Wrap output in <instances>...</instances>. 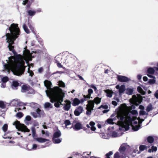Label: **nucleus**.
<instances>
[{
    "mask_svg": "<svg viewBox=\"0 0 158 158\" xmlns=\"http://www.w3.org/2000/svg\"><path fill=\"white\" fill-rule=\"evenodd\" d=\"M31 53L28 50L25 49L23 51V56L20 55L11 56L6 60L5 62L3 63V71H6L8 73L11 70L13 73L16 75L20 76L23 73L25 69L24 66L25 60L29 68L33 67V64H29L28 62L32 60Z\"/></svg>",
    "mask_w": 158,
    "mask_h": 158,
    "instance_id": "obj_1",
    "label": "nucleus"
},
{
    "mask_svg": "<svg viewBox=\"0 0 158 158\" xmlns=\"http://www.w3.org/2000/svg\"><path fill=\"white\" fill-rule=\"evenodd\" d=\"M44 84L47 89L45 90L47 95L50 98L51 102L52 103L56 102L54 104L55 106L58 107L60 104L63 105L61 102L63 101L64 94L62 89L57 87L51 88L52 83L48 80L44 81Z\"/></svg>",
    "mask_w": 158,
    "mask_h": 158,
    "instance_id": "obj_2",
    "label": "nucleus"
},
{
    "mask_svg": "<svg viewBox=\"0 0 158 158\" xmlns=\"http://www.w3.org/2000/svg\"><path fill=\"white\" fill-rule=\"evenodd\" d=\"M133 106H127L125 104L121 105L116 110V117L120 118H135L134 117L131 118V114L135 115L137 114V111L135 110L130 111Z\"/></svg>",
    "mask_w": 158,
    "mask_h": 158,
    "instance_id": "obj_3",
    "label": "nucleus"
},
{
    "mask_svg": "<svg viewBox=\"0 0 158 158\" xmlns=\"http://www.w3.org/2000/svg\"><path fill=\"white\" fill-rule=\"evenodd\" d=\"M9 29L10 33H8L6 34V42L9 44L8 47L9 50L13 52L14 46H12V44H14V41L17 37V35H19V30L18 24L14 23L11 25Z\"/></svg>",
    "mask_w": 158,
    "mask_h": 158,
    "instance_id": "obj_4",
    "label": "nucleus"
},
{
    "mask_svg": "<svg viewBox=\"0 0 158 158\" xmlns=\"http://www.w3.org/2000/svg\"><path fill=\"white\" fill-rule=\"evenodd\" d=\"M120 120L118 122V124L120 127L124 128L125 131L129 129V126L132 127V129L134 131H137L139 128L140 125L134 126L133 125V121L136 119H119ZM138 120L139 123H141L144 121V119H136Z\"/></svg>",
    "mask_w": 158,
    "mask_h": 158,
    "instance_id": "obj_5",
    "label": "nucleus"
},
{
    "mask_svg": "<svg viewBox=\"0 0 158 158\" xmlns=\"http://www.w3.org/2000/svg\"><path fill=\"white\" fill-rule=\"evenodd\" d=\"M101 100V98L97 97L95 98L94 100L89 101L88 102V104L87 105L86 109L87 111L86 114H89L91 111L93 110V108L94 106V102L98 104L100 103Z\"/></svg>",
    "mask_w": 158,
    "mask_h": 158,
    "instance_id": "obj_6",
    "label": "nucleus"
},
{
    "mask_svg": "<svg viewBox=\"0 0 158 158\" xmlns=\"http://www.w3.org/2000/svg\"><path fill=\"white\" fill-rule=\"evenodd\" d=\"M13 125H15L16 128L19 130L25 132H29L30 130L24 124H21L20 122L16 120L13 123Z\"/></svg>",
    "mask_w": 158,
    "mask_h": 158,
    "instance_id": "obj_7",
    "label": "nucleus"
},
{
    "mask_svg": "<svg viewBox=\"0 0 158 158\" xmlns=\"http://www.w3.org/2000/svg\"><path fill=\"white\" fill-rule=\"evenodd\" d=\"M142 101V97L139 94L134 95L130 99V102L133 104L137 106Z\"/></svg>",
    "mask_w": 158,
    "mask_h": 158,
    "instance_id": "obj_8",
    "label": "nucleus"
},
{
    "mask_svg": "<svg viewBox=\"0 0 158 158\" xmlns=\"http://www.w3.org/2000/svg\"><path fill=\"white\" fill-rule=\"evenodd\" d=\"M31 114L33 116V117L35 118H42L44 113L43 111L39 109H38L36 112L32 113Z\"/></svg>",
    "mask_w": 158,
    "mask_h": 158,
    "instance_id": "obj_9",
    "label": "nucleus"
},
{
    "mask_svg": "<svg viewBox=\"0 0 158 158\" xmlns=\"http://www.w3.org/2000/svg\"><path fill=\"white\" fill-rule=\"evenodd\" d=\"M127 145L126 143H123L120 147L119 151L123 155H125V151L127 148Z\"/></svg>",
    "mask_w": 158,
    "mask_h": 158,
    "instance_id": "obj_10",
    "label": "nucleus"
},
{
    "mask_svg": "<svg viewBox=\"0 0 158 158\" xmlns=\"http://www.w3.org/2000/svg\"><path fill=\"white\" fill-rule=\"evenodd\" d=\"M63 105L64 106L63 107L64 109L66 110H68L71 106V102L67 100H66L64 101V103L63 104Z\"/></svg>",
    "mask_w": 158,
    "mask_h": 158,
    "instance_id": "obj_11",
    "label": "nucleus"
},
{
    "mask_svg": "<svg viewBox=\"0 0 158 158\" xmlns=\"http://www.w3.org/2000/svg\"><path fill=\"white\" fill-rule=\"evenodd\" d=\"M116 88L119 90V92L120 94L123 93L126 89L125 86L124 85H122L121 86L118 85L116 86Z\"/></svg>",
    "mask_w": 158,
    "mask_h": 158,
    "instance_id": "obj_12",
    "label": "nucleus"
},
{
    "mask_svg": "<svg viewBox=\"0 0 158 158\" xmlns=\"http://www.w3.org/2000/svg\"><path fill=\"white\" fill-rule=\"evenodd\" d=\"M118 81L121 82H126L129 80V78L127 77L122 76H118Z\"/></svg>",
    "mask_w": 158,
    "mask_h": 158,
    "instance_id": "obj_13",
    "label": "nucleus"
},
{
    "mask_svg": "<svg viewBox=\"0 0 158 158\" xmlns=\"http://www.w3.org/2000/svg\"><path fill=\"white\" fill-rule=\"evenodd\" d=\"M147 75L149 77L153 78V79H151L149 80V83L151 84H155L156 82V77L155 76L151 75L150 74H148Z\"/></svg>",
    "mask_w": 158,
    "mask_h": 158,
    "instance_id": "obj_14",
    "label": "nucleus"
},
{
    "mask_svg": "<svg viewBox=\"0 0 158 158\" xmlns=\"http://www.w3.org/2000/svg\"><path fill=\"white\" fill-rule=\"evenodd\" d=\"M126 155L122 154L120 155L119 152H118L115 153L114 156V158H126Z\"/></svg>",
    "mask_w": 158,
    "mask_h": 158,
    "instance_id": "obj_15",
    "label": "nucleus"
},
{
    "mask_svg": "<svg viewBox=\"0 0 158 158\" xmlns=\"http://www.w3.org/2000/svg\"><path fill=\"white\" fill-rule=\"evenodd\" d=\"M61 133L60 131L59 130H58L57 131L54 133L53 135V138L55 139V138H59L61 136Z\"/></svg>",
    "mask_w": 158,
    "mask_h": 158,
    "instance_id": "obj_16",
    "label": "nucleus"
},
{
    "mask_svg": "<svg viewBox=\"0 0 158 158\" xmlns=\"http://www.w3.org/2000/svg\"><path fill=\"white\" fill-rule=\"evenodd\" d=\"M23 105L24 104L22 102H19L18 105L20 107H18V108H16L15 110V111L16 112L17 111H19V110H20L25 109V107L23 106V107H22V106H23Z\"/></svg>",
    "mask_w": 158,
    "mask_h": 158,
    "instance_id": "obj_17",
    "label": "nucleus"
},
{
    "mask_svg": "<svg viewBox=\"0 0 158 158\" xmlns=\"http://www.w3.org/2000/svg\"><path fill=\"white\" fill-rule=\"evenodd\" d=\"M104 92L106 93V96L111 98L112 97L113 92L111 90L107 89L104 90Z\"/></svg>",
    "mask_w": 158,
    "mask_h": 158,
    "instance_id": "obj_18",
    "label": "nucleus"
},
{
    "mask_svg": "<svg viewBox=\"0 0 158 158\" xmlns=\"http://www.w3.org/2000/svg\"><path fill=\"white\" fill-rule=\"evenodd\" d=\"M36 140L38 142L40 143H44L49 140L47 139L41 137L37 138H36Z\"/></svg>",
    "mask_w": 158,
    "mask_h": 158,
    "instance_id": "obj_19",
    "label": "nucleus"
},
{
    "mask_svg": "<svg viewBox=\"0 0 158 158\" xmlns=\"http://www.w3.org/2000/svg\"><path fill=\"white\" fill-rule=\"evenodd\" d=\"M116 119H107L106 121V122L108 124H113L115 123L116 125H118V122L119 120L118 121L117 123L114 122L113 121H114Z\"/></svg>",
    "mask_w": 158,
    "mask_h": 158,
    "instance_id": "obj_20",
    "label": "nucleus"
},
{
    "mask_svg": "<svg viewBox=\"0 0 158 158\" xmlns=\"http://www.w3.org/2000/svg\"><path fill=\"white\" fill-rule=\"evenodd\" d=\"M93 92V90L91 89H89L88 90V94L86 95H84L85 98H91V94H92Z\"/></svg>",
    "mask_w": 158,
    "mask_h": 158,
    "instance_id": "obj_21",
    "label": "nucleus"
},
{
    "mask_svg": "<svg viewBox=\"0 0 158 158\" xmlns=\"http://www.w3.org/2000/svg\"><path fill=\"white\" fill-rule=\"evenodd\" d=\"M101 108L105 109L103 111V112L104 113H107L109 111L108 110H107L108 108V106L106 105H102L101 106L99 107L98 108L100 109Z\"/></svg>",
    "mask_w": 158,
    "mask_h": 158,
    "instance_id": "obj_22",
    "label": "nucleus"
},
{
    "mask_svg": "<svg viewBox=\"0 0 158 158\" xmlns=\"http://www.w3.org/2000/svg\"><path fill=\"white\" fill-rule=\"evenodd\" d=\"M147 141L149 143H152L154 141V138L153 137L149 136L147 138Z\"/></svg>",
    "mask_w": 158,
    "mask_h": 158,
    "instance_id": "obj_23",
    "label": "nucleus"
},
{
    "mask_svg": "<svg viewBox=\"0 0 158 158\" xmlns=\"http://www.w3.org/2000/svg\"><path fill=\"white\" fill-rule=\"evenodd\" d=\"M147 73L148 74H153L155 73V69L152 68H148L147 70Z\"/></svg>",
    "mask_w": 158,
    "mask_h": 158,
    "instance_id": "obj_24",
    "label": "nucleus"
},
{
    "mask_svg": "<svg viewBox=\"0 0 158 158\" xmlns=\"http://www.w3.org/2000/svg\"><path fill=\"white\" fill-rule=\"evenodd\" d=\"M29 87L28 86L26 85H23L22 87L21 91L23 92H26L28 90Z\"/></svg>",
    "mask_w": 158,
    "mask_h": 158,
    "instance_id": "obj_25",
    "label": "nucleus"
},
{
    "mask_svg": "<svg viewBox=\"0 0 158 158\" xmlns=\"http://www.w3.org/2000/svg\"><path fill=\"white\" fill-rule=\"evenodd\" d=\"M52 140L54 143H59L61 142V139L58 138H55V139L52 138Z\"/></svg>",
    "mask_w": 158,
    "mask_h": 158,
    "instance_id": "obj_26",
    "label": "nucleus"
},
{
    "mask_svg": "<svg viewBox=\"0 0 158 158\" xmlns=\"http://www.w3.org/2000/svg\"><path fill=\"white\" fill-rule=\"evenodd\" d=\"M133 92V89L130 88H128L126 89V93L128 95H131Z\"/></svg>",
    "mask_w": 158,
    "mask_h": 158,
    "instance_id": "obj_27",
    "label": "nucleus"
},
{
    "mask_svg": "<svg viewBox=\"0 0 158 158\" xmlns=\"http://www.w3.org/2000/svg\"><path fill=\"white\" fill-rule=\"evenodd\" d=\"M90 153L89 154L87 152H84L81 155L83 158H88L89 157Z\"/></svg>",
    "mask_w": 158,
    "mask_h": 158,
    "instance_id": "obj_28",
    "label": "nucleus"
},
{
    "mask_svg": "<svg viewBox=\"0 0 158 158\" xmlns=\"http://www.w3.org/2000/svg\"><path fill=\"white\" fill-rule=\"evenodd\" d=\"M19 102L16 100H13L11 102V105L13 106H16L18 105Z\"/></svg>",
    "mask_w": 158,
    "mask_h": 158,
    "instance_id": "obj_29",
    "label": "nucleus"
},
{
    "mask_svg": "<svg viewBox=\"0 0 158 158\" xmlns=\"http://www.w3.org/2000/svg\"><path fill=\"white\" fill-rule=\"evenodd\" d=\"M138 91L143 95H144L145 94V92L143 90L141 87L139 86L137 88Z\"/></svg>",
    "mask_w": 158,
    "mask_h": 158,
    "instance_id": "obj_30",
    "label": "nucleus"
},
{
    "mask_svg": "<svg viewBox=\"0 0 158 158\" xmlns=\"http://www.w3.org/2000/svg\"><path fill=\"white\" fill-rule=\"evenodd\" d=\"M27 12L29 15L32 16L35 15L36 12L34 10H29Z\"/></svg>",
    "mask_w": 158,
    "mask_h": 158,
    "instance_id": "obj_31",
    "label": "nucleus"
},
{
    "mask_svg": "<svg viewBox=\"0 0 158 158\" xmlns=\"http://www.w3.org/2000/svg\"><path fill=\"white\" fill-rule=\"evenodd\" d=\"M44 107L45 108H52V105L49 102H46L44 105Z\"/></svg>",
    "mask_w": 158,
    "mask_h": 158,
    "instance_id": "obj_32",
    "label": "nucleus"
},
{
    "mask_svg": "<svg viewBox=\"0 0 158 158\" xmlns=\"http://www.w3.org/2000/svg\"><path fill=\"white\" fill-rule=\"evenodd\" d=\"M79 103V101L78 99L75 98L73 100V105L74 106L77 105Z\"/></svg>",
    "mask_w": 158,
    "mask_h": 158,
    "instance_id": "obj_33",
    "label": "nucleus"
},
{
    "mask_svg": "<svg viewBox=\"0 0 158 158\" xmlns=\"http://www.w3.org/2000/svg\"><path fill=\"white\" fill-rule=\"evenodd\" d=\"M8 125L6 124H4L2 127V129L4 132H6L8 129Z\"/></svg>",
    "mask_w": 158,
    "mask_h": 158,
    "instance_id": "obj_34",
    "label": "nucleus"
},
{
    "mask_svg": "<svg viewBox=\"0 0 158 158\" xmlns=\"http://www.w3.org/2000/svg\"><path fill=\"white\" fill-rule=\"evenodd\" d=\"M147 148V146L145 145H141L139 147V149L140 151H143Z\"/></svg>",
    "mask_w": 158,
    "mask_h": 158,
    "instance_id": "obj_35",
    "label": "nucleus"
},
{
    "mask_svg": "<svg viewBox=\"0 0 158 158\" xmlns=\"http://www.w3.org/2000/svg\"><path fill=\"white\" fill-rule=\"evenodd\" d=\"M23 28L25 31L27 33H29V31L28 29L27 28V27L26 26V25L25 24H24L23 25Z\"/></svg>",
    "mask_w": 158,
    "mask_h": 158,
    "instance_id": "obj_36",
    "label": "nucleus"
},
{
    "mask_svg": "<svg viewBox=\"0 0 158 158\" xmlns=\"http://www.w3.org/2000/svg\"><path fill=\"white\" fill-rule=\"evenodd\" d=\"M23 115V113L21 112H19L17 113L16 115V117L17 118H21L22 117Z\"/></svg>",
    "mask_w": 158,
    "mask_h": 158,
    "instance_id": "obj_37",
    "label": "nucleus"
},
{
    "mask_svg": "<svg viewBox=\"0 0 158 158\" xmlns=\"http://www.w3.org/2000/svg\"><path fill=\"white\" fill-rule=\"evenodd\" d=\"M19 85V83L17 81H13L12 83V86L13 88V87H16L18 86Z\"/></svg>",
    "mask_w": 158,
    "mask_h": 158,
    "instance_id": "obj_38",
    "label": "nucleus"
},
{
    "mask_svg": "<svg viewBox=\"0 0 158 158\" xmlns=\"http://www.w3.org/2000/svg\"><path fill=\"white\" fill-rule=\"evenodd\" d=\"M31 131H32V135L33 137H34L36 134V131L34 127H32L31 128Z\"/></svg>",
    "mask_w": 158,
    "mask_h": 158,
    "instance_id": "obj_39",
    "label": "nucleus"
},
{
    "mask_svg": "<svg viewBox=\"0 0 158 158\" xmlns=\"http://www.w3.org/2000/svg\"><path fill=\"white\" fill-rule=\"evenodd\" d=\"M73 129L76 130H79V122L77 123L73 127Z\"/></svg>",
    "mask_w": 158,
    "mask_h": 158,
    "instance_id": "obj_40",
    "label": "nucleus"
},
{
    "mask_svg": "<svg viewBox=\"0 0 158 158\" xmlns=\"http://www.w3.org/2000/svg\"><path fill=\"white\" fill-rule=\"evenodd\" d=\"M61 56L60 55H58L55 57V60H56V62L59 61V60L61 59Z\"/></svg>",
    "mask_w": 158,
    "mask_h": 158,
    "instance_id": "obj_41",
    "label": "nucleus"
},
{
    "mask_svg": "<svg viewBox=\"0 0 158 158\" xmlns=\"http://www.w3.org/2000/svg\"><path fill=\"white\" fill-rule=\"evenodd\" d=\"M8 80V78L7 77H5L2 79V81L3 82L5 83Z\"/></svg>",
    "mask_w": 158,
    "mask_h": 158,
    "instance_id": "obj_42",
    "label": "nucleus"
},
{
    "mask_svg": "<svg viewBox=\"0 0 158 158\" xmlns=\"http://www.w3.org/2000/svg\"><path fill=\"white\" fill-rule=\"evenodd\" d=\"M0 107L3 108L5 107V105L3 102L0 101Z\"/></svg>",
    "mask_w": 158,
    "mask_h": 158,
    "instance_id": "obj_43",
    "label": "nucleus"
},
{
    "mask_svg": "<svg viewBox=\"0 0 158 158\" xmlns=\"http://www.w3.org/2000/svg\"><path fill=\"white\" fill-rule=\"evenodd\" d=\"M152 109V106L151 105H148L147 108H146V110L148 112H149Z\"/></svg>",
    "mask_w": 158,
    "mask_h": 158,
    "instance_id": "obj_44",
    "label": "nucleus"
},
{
    "mask_svg": "<svg viewBox=\"0 0 158 158\" xmlns=\"http://www.w3.org/2000/svg\"><path fill=\"white\" fill-rule=\"evenodd\" d=\"M112 136L113 137H116L118 136L117 133L115 131H114L112 133Z\"/></svg>",
    "mask_w": 158,
    "mask_h": 158,
    "instance_id": "obj_45",
    "label": "nucleus"
},
{
    "mask_svg": "<svg viewBox=\"0 0 158 158\" xmlns=\"http://www.w3.org/2000/svg\"><path fill=\"white\" fill-rule=\"evenodd\" d=\"M83 129L84 131H85L87 129L86 128L84 127L82 124L80 123V129Z\"/></svg>",
    "mask_w": 158,
    "mask_h": 158,
    "instance_id": "obj_46",
    "label": "nucleus"
},
{
    "mask_svg": "<svg viewBox=\"0 0 158 158\" xmlns=\"http://www.w3.org/2000/svg\"><path fill=\"white\" fill-rule=\"evenodd\" d=\"M70 122L69 120H66L64 122V124L66 126L70 124Z\"/></svg>",
    "mask_w": 158,
    "mask_h": 158,
    "instance_id": "obj_47",
    "label": "nucleus"
},
{
    "mask_svg": "<svg viewBox=\"0 0 158 158\" xmlns=\"http://www.w3.org/2000/svg\"><path fill=\"white\" fill-rule=\"evenodd\" d=\"M152 152H156L157 150V148L156 146H152Z\"/></svg>",
    "mask_w": 158,
    "mask_h": 158,
    "instance_id": "obj_48",
    "label": "nucleus"
},
{
    "mask_svg": "<svg viewBox=\"0 0 158 158\" xmlns=\"http://www.w3.org/2000/svg\"><path fill=\"white\" fill-rule=\"evenodd\" d=\"M59 85L60 86L63 87L64 86V84L62 81H59Z\"/></svg>",
    "mask_w": 158,
    "mask_h": 158,
    "instance_id": "obj_49",
    "label": "nucleus"
},
{
    "mask_svg": "<svg viewBox=\"0 0 158 158\" xmlns=\"http://www.w3.org/2000/svg\"><path fill=\"white\" fill-rule=\"evenodd\" d=\"M28 72L29 73V75L30 76H32L33 75V73L31 70H30L29 68H28Z\"/></svg>",
    "mask_w": 158,
    "mask_h": 158,
    "instance_id": "obj_50",
    "label": "nucleus"
},
{
    "mask_svg": "<svg viewBox=\"0 0 158 158\" xmlns=\"http://www.w3.org/2000/svg\"><path fill=\"white\" fill-rule=\"evenodd\" d=\"M84 98H82L80 100V103H83L85 101H86V99L87 98H85L84 96Z\"/></svg>",
    "mask_w": 158,
    "mask_h": 158,
    "instance_id": "obj_51",
    "label": "nucleus"
},
{
    "mask_svg": "<svg viewBox=\"0 0 158 158\" xmlns=\"http://www.w3.org/2000/svg\"><path fill=\"white\" fill-rule=\"evenodd\" d=\"M56 62L57 63V66H58V67H59L60 68H62L63 67V66H62V65L60 63H59V61L57 62Z\"/></svg>",
    "mask_w": 158,
    "mask_h": 158,
    "instance_id": "obj_52",
    "label": "nucleus"
},
{
    "mask_svg": "<svg viewBox=\"0 0 158 158\" xmlns=\"http://www.w3.org/2000/svg\"><path fill=\"white\" fill-rule=\"evenodd\" d=\"M74 114L76 116L79 115V111L77 110H76L74 111Z\"/></svg>",
    "mask_w": 158,
    "mask_h": 158,
    "instance_id": "obj_53",
    "label": "nucleus"
},
{
    "mask_svg": "<svg viewBox=\"0 0 158 158\" xmlns=\"http://www.w3.org/2000/svg\"><path fill=\"white\" fill-rule=\"evenodd\" d=\"M140 113L142 115H145L146 114V113L143 110H141L140 112Z\"/></svg>",
    "mask_w": 158,
    "mask_h": 158,
    "instance_id": "obj_54",
    "label": "nucleus"
},
{
    "mask_svg": "<svg viewBox=\"0 0 158 158\" xmlns=\"http://www.w3.org/2000/svg\"><path fill=\"white\" fill-rule=\"evenodd\" d=\"M90 87L94 89L95 91L97 90L96 87L94 85H90Z\"/></svg>",
    "mask_w": 158,
    "mask_h": 158,
    "instance_id": "obj_55",
    "label": "nucleus"
},
{
    "mask_svg": "<svg viewBox=\"0 0 158 158\" xmlns=\"http://www.w3.org/2000/svg\"><path fill=\"white\" fill-rule=\"evenodd\" d=\"M29 27L32 31H33V32H34L35 31V29L34 27L32 26H31V25H29Z\"/></svg>",
    "mask_w": 158,
    "mask_h": 158,
    "instance_id": "obj_56",
    "label": "nucleus"
},
{
    "mask_svg": "<svg viewBox=\"0 0 158 158\" xmlns=\"http://www.w3.org/2000/svg\"><path fill=\"white\" fill-rule=\"evenodd\" d=\"M154 96L156 98L158 99V90L156 91L155 94H154Z\"/></svg>",
    "mask_w": 158,
    "mask_h": 158,
    "instance_id": "obj_57",
    "label": "nucleus"
},
{
    "mask_svg": "<svg viewBox=\"0 0 158 158\" xmlns=\"http://www.w3.org/2000/svg\"><path fill=\"white\" fill-rule=\"evenodd\" d=\"M89 125L92 126H94L95 125V123L94 122L91 121L89 123Z\"/></svg>",
    "mask_w": 158,
    "mask_h": 158,
    "instance_id": "obj_58",
    "label": "nucleus"
},
{
    "mask_svg": "<svg viewBox=\"0 0 158 158\" xmlns=\"http://www.w3.org/2000/svg\"><path fill=\"white\" fill-rule=\"evenodd\" d=\"M90 129L92 131H95L96 129V127L94 126H92L90 127Z\"/></svg>",
    "mask_w": 158,
    "mask_h": 158,
    "instance_id": "obj_59",
    "label": "nucleus"
},
{
    "mask_svg": "<svg viewBox=\"0 0 158 158\" xmlns=\"http://www.w3.org/2000/svg\"><path fill=\"white\" fill-rule=\"evenodd\" d=\"M37 147V145L36 144H34L32 146V148L34 149H35Z\"/></svg>",
    "mask_w": 158,
    "mask_h": 158,
    "instance_id": "obj_60",
    "label": "nucleus"
},
{
    "mask_svg": "<svg viewBox=\"0 0 158 158\" xmlns=\"http://www.w3.org/2000/svg\"><path fill=\"white\" fill-rule=\"evenodd\" d=\"M112 104L115 106H116L117 105V102L115 101H113L112 102Z\"/></svg>",
    "mask_w": 158,
    "mask_h": 158,
    "instance_id": "obj_61",
    "label": "nucleus"
},
{
    "mask_svg": "<svg viewBox=\"0 0 158 158\" xmlns=\"http://www.w3.org/2000/svg\"><path fill=\"white\" fill-rule=\"evenodd\" d=\"M143 80L144 81H147V80H148V78L147 77L145 76V77H143Z\"/></svg>",
    "mask_w": 158,
    "mask_h": 158,
    "instance_id": "obj_62",
    "label": "nucleus"
},
{
    "mask_svg": "<svg viewBox=\"0 0 158 158\" xmlns=\"http://www.w3.org/2000/svg\"><path fill=\"white\" fill-rule=\"evenodd\" d=\"M38 72L40 73H41L43 71V69L42 68H40L38 69Z\"/></svg>",
    "mask_w": 158,
    "mask_h": 158,
    "instance_id": "obj_63",
    "label": "nucleus"
},
{
    "mask_svg": "<svg viewBox=\"0 0 158 158\" xmlns=\"http://www.w3.org/2000/svg\"><path fill=\"white\" fill-rule=\"evenodd\" d=\"M137 77L138 79L140 80L142 78V76L140 75H137Z\"/></svg>",
    "mask_w": 158,
    "mask_h": 158,
    "instance_id": "obj_64",
    "label": "nucleus"
}]
</instances>
